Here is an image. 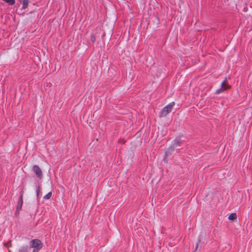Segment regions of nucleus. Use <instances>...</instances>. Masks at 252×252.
<instances>
[{
	"mask_svg": "<svg viewBox=\"0 0 252 252\" xmlns=\"http://www.w3.org/2000/svg\"><path fill=\"white\" fill-rule=\"evenodd\" d=\"M91 40L92 41V42L94 43L95 40H96V37L93 34H92L91 36Z\"/></svg>",
	"mask_w": 252,
	"mask_h": 252,
	"instance_id": "f8f14e48",
	"label": "nucleus"
},
{
	"mask_svg": "<svg viewBox=\"0 0 252 252\" xmlns=\"http://www.w3.org/2000/svg\"><path fill=\"white\" fill-rule=\"evenodd\" d=\"M39 187H38L37 189H36V195L37 196H38L39 195Z\"/></svg>",
	"mask_w": 252,
	"mask_h": 252,
	"instance_id": "ddd939ff",
	"label": "nucleus"
},
{
	"mask_svg": "<svg viewBox=\"0 0 252 252\" xmlns=\"http://www.w3.org/2000/svg\"><path fill=\"white\" fill-rule=\"evenodd\" d=\"M174 105L175 102L173 101L164 106L162 110L159 112V116L160 117H165L171 111Z\"/></svg>",
	"mask_w": 252,
	"mask_h": 252,
	"instance_id": "f03ea898",
	"label": "nucleus"
},
{
	"mask_svg": "<svg viewBox=\"0 0 252 252\" xmlns=\"http://www.w3.org/2000/svg\"><path fill=\"white\" fill-rule=\"evenodd\" d=\"M198 243L197 244L196 246V248H197L198 247Z\"/></svg>",
	"mask_w": 252,
	"mask_h": 252,
	"instance_id": "2eb2a0df",
	"label": "nucleus"
},
{
	"mask_svg": "<svg viewBox=\"0 0 252 252\" xmlns=\"http://www.w3.org/2000/svg\"><path fill=\"white\" fill-rule=\"evenodd\" d=\"M32 171L35 174L37 178H38L39 179H41L42 178V173L40 168L38 165H33L32 168Z\"/></svg>",
	"mask_w": 252,
	"mask_h": 252,
	"instance_id": "20e7f679",
	"label": "nucleus"
},
{
	"mask_svg": "<svg viewBox=\"0 0 252 252\" xmlns=\"http://www.w3.org/2000/svg\"><path fill=\"white\" fill-rule=\"evenodd\" d=\"M237 218V215L236 213H231L228 216V219L230 220H233Z\"/></svg>",
	"mask_w": 252,
	"mask_h": 252,
	"instance_id": "6e6552de",
	"label": "nucleus"
},
{
	"mask_svg": "<svg viewBox=\"0 0 252 252\" xmlns=\"http://www.w3.org/2000/svg\"><path fill=\"white\" fill-rule=\"evenodd\" d=\"M43 244L38 239H33L29 242V247L32 249V252H39L42 248Z\"/></svg>",
	"mask_w": 252,
	"mask_h": 252,
	"instance_id": "f257e3e1",
	"label": "nucleus"
},
{
	"mask_svg": "<svg viewBox=\"0 0 252 252\" xmlns=\"http://www.w3.org/2000/svg\"><path fill=\"white\" fill-rule=\"evenodd\" d=\"M23 192H22L21 193L19 200L18 201V204L17 205L16 209H17V210H18V211L20 210L22 208V207L23 205Z\"/></svg>",
	"mask_w": 252,
	"mask_h": 252,
	"instance_id": "39448f33",
	"label": "nucleus"
},
{
	"mask_svg": "<svg viewBox=\"0 0 252 252\" xmlns=\"http://www.w3.org/2000/svg\"><path fill=\"white\" fill-rule=\"evenodd\" d=\"M29 0H22V9H26L29 4Z\"/></svg>",
	"mask_w": 252,
	"mask_h": 252,
	"instance_id": "0eeeda50",
	"label": "nucleus"
},
{
	"mask_svg": "<svg viewBox=\"0 0 252 252\" xmlns=\"http://www.w3.org/2000/svg\"><path fill=\"white\" fill-rule=\"evenodd\" d=\"M229 88V86L227 84V78H225V79L223 81L221 84L220 88L217 90L216 92V94H219Z\"/></svg>",
	"mask_w": 252,
	"mask_h": 252,
	"instance_id": "7ed1b4c3",
	"label": "nucleus"
},
{
	"mask_svg": "<svg viewBox=\"0 0 252 252\" xmlns=\"http://www.w3.org/2000/svg\"><path fill=\"white\" fill-rule=\"evenodd\" d=\"M52 194V193L51 191L49 192L47 194L44 196L43 198L45 199H49L51 198Z\"/></svg>",
	"mask_w": 252,
	"mask_h": 252,
	"instance_id": "9b49d317",
	"label": "nucleus"
},
{
	"mask_svg": "<svg viewBox=\"0 0 252 252\" xmlns=\"http://www.w3.org/2000/svg\"><path fill=\"white\" fill-rule=\"evenodd\" d=\"M169 155H171V153L170 152H166V156H168Z\"/></svg>",
	"mask_w": 252,
	"mask_h": 252,
	"instance_id": "4468645a",
	"label": "nucleus"
},
{
	"mask_svg": "<svg viewBox=\"0 0 252 252\" xmlns=\"http://www.w3.org/2000/svg\"><path fill=\"white\" fill-rule=\"evenodd\" d=\"M180 144V141L179 139H178V138H176L174 140L173 145L174 147H177V146H179Z\"/></svg>",
	"mask_w": 252,
	"mask_h": 252,
	"instance_id": "9d476101",
	"label": "nucleus"
},
{
	"mask_svg": "<svg viewBox=\"0 0 252 252\" xmlns=\"http://www.w3.org/2000/svg\"><path fill=\"white\" fill-rule=\"evenodd\" d=\"M18 252H30L29 248L28 246H22L19 248Z\"/></svg>",
	"mask_w": 252,
	"mask_h": 252,
	"instance_id": "423d86ee",
	"label": "nucleus"
},
{
	"mask_svg": "<svg viewBox=\"0 0 252 252\" xmlns=\"http://www.w3.org/2000/svg\"><path fill=\"white\" fill-rule=\"evenodd\" d=\"M2 0L5 1V2L7 3L10 5H13L15 3V0Z\"/></svg>",
	"mask_w": 252,
	"mask_h": 252,
	"instance_id": "1a4fd4ad",
	"label": "nucleus"
}]
</instances>
